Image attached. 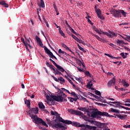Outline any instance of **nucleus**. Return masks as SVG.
<instances>
[{
	"mask_svg": "<svg viewBox=\"0 0 130 130\" xmlns=\"http://www.w3.org/2000/svg\"><path fill=\"white\" fill-rule=\"evenodd\" d=\"M56 95H53L51 94L50 91L45 92V96L47 100L46 102L49 105H51L50 102H52L53 100L55 101H57V102H62V101H67L66 97L67 95L63 93L61 90L59 89L58 92L56 93Z\"/></svg>",
	"mask_w": 130,
	"mask_h": 130,
	"instance_id": "1",
	"label": "nucleus"
},
{
	"mask_svg": "<svg viewBox=\"0 0 130 130\" xmlns=\"http://www.w3.org/2000/svg\"><path fill=\"white\" fill-rule=\"evenodd\" d=\"M38 108H34L31 109H29L28 111H27V113L30 116L31 119H32L33 122H35V123H39L40 124H42V125H44V126H46V127H48V125L46 124V122L42 119L39 118L38 116H36V114H38Z\"/></svg>",
	"mask_w": 130,
	"mask_h": 130,
	"instance_id": "2",
	"label": "nucleus"
},
{
	"mask_svg": "<svg viewBox=\"0 0 130 130\" xmlns=\"http://www.w3.org/2000/svg\"><path fill=\"white\" fill-rule=\"evenodd\" d=\"M68 124H72L74 126H76L77 127H81V130H96L97 127L90 126L87 124H81L79 122H72V123H68Z\"/></svg>",
	"mask_w": 130,
	"mask_h": 130,
	"instance_id": "3",
	"label": "nucleus"
},
{
	"mask_svg": "<svg viewBox=\"0 0 130 130\" xmlns=\"http://www.w3.org/2000/svg\"><path fill=\"white\" fill-rule=\"evenodd\" d=\"M50 113L52 115H55V116H56L57 119L58 120V121H60V122H62L63 123H66V124H68V123H72V121L63 120L62 118L59 116V115H58V113L55 111H51Z\"/></svg>",
	"mask_w": 130,
	"mask_h": 130,
	"instance_id": "4",
	"label": "nucleus"
},
{
	"mask_svg": "<svg viewBox=\"0 0 130 130\" xmlns=\"http://www.w3.org/2000/svg\"><path fill=\"white\" fill-rule=\"evenodd\" d=\"M98 115H101V116H109V114H108V113L105 112H100L98 111L94 113H91V117H93V118L95 117H97Z\"/></svg>",
	"mask_w": 130,
	"mask_h": 130,
	"instance_id": "5",
	"label": "nucleus"
},
{
	"mask_svg": "<svg viewBox=\"0 0 130 130\" xmlns=\"http://www.w3.org/2000/svg\"><path fill=\"white\" fill-rule=\"evenodd\" d=\"M68 112L71 114H75V115H83V113L80 111L75 110L73 109H68Z\"/></svg>",
	"mask_w": 130,
	"mask_h": 130,
	"instance_id": "6",
	"label": "nucleus"
},
{
	"mask_svg": "<svg viewBox=\"0 0 130 130\" xmlns=\"http://www.w3.org/2000/svg\"><path fill=\"white\" fill-rule=\"evenodd\" d=\"M94 125H96L98 127L100 128H105L106 125L105 123H101L100 122H97L94 121Z\"/></svg>",
	"mask_w": 130,
	"mask_h": 130,
	"instance_id": "7",
	"label": "nucleus"
},
{
	"mask_svg": "<svg viewBox=\"0 0 130 130\" xmlns=\"http://www.w3.org/2000/svg\"><path fill=\"white\" fill-rule=\"evenodd\" d=\"M44 50L46 53H47V54H49V55H50L49 57H53V58H55V59H57V58H56V57H55V56L53 55V53H52V52H51V51H50L49 49L47 48V47H45Z\"/></svg>",
	"mask_w": 130,
	"mask_h": 130,
	"instance_id": "8",
	"label": "nucleus"
},
{
	"mask_svg": "<svg viewBox=\"0 0 130 130\" xmlns=\"http://www.w3.org/2000/svg\"><path fill=\"white\" fill-rule=\"evenodd\" d=\"M94 9L98 18H99V19H101V20H104V17H103V16H102V14H101V11H100V9H96V6H95Z\"/></svg>",
	"mask_w": 130,
	"mask_h": 130,
	"instance_id": "9",
	"label": "nucleus"
},
{
	"mask_svg": "<svg viewBox=\"0 0 130 130\" xmlns=\"http://www.w3.org/2000/svg\"><path fill=\"white\" fill-rule=\"evenodd\" d=\"M105 35H106L108 37H110L111 38H113V37H116L117 36V34L113 31H110L109 33L108 32H104Z\"/></svg>",
	"mask_w": 130,
	"mask_h": 130,
	"instance_id": "10",
	"label": "nucleus"
},
{
	"mask_svg": "<svg viewBox=\"0 0 130 130\" xmlns=\"http://www.w3.org/2000/svg\"><path fill=\"white\" fill-rule=\"evenodd\" d=\"M88 32L89 33V34H91V35H92V36H94V37H95V38L99 40V41H101V42H104V39L100 38L99 36L94 34L92 31H89Z\"/></svg>",
	"mask_w": 130,
	"mask_h": 130,
	"instance_id": "11",
	"label": "nucleus"
},
{
	"mask_svg": "<svg viewBox=\"0 0 130 130\" xmlns=\"http://www.w3.org/2000/svg\"><path fill=\"white\" fill-rule=\"evenodd\" d=\"M55 127L56 128H60V130H66L67 129V126L62 125L60 123H57L55 124Z\"/></svg>",
	"mask_w": 130,
	"mask_h": 130,
	"instance_id": "12",
	"label": "nucleus"
},
{
	"mask_svg": "<svg viewBox=\"0 0 130 130\" xmlns=\"http://www.w3.org/2000/svg\"><path fill=\"white\" fill-rule=\"evenodd\" d=\"M112 85H113V86L115 85V79L114 78V77L112 79H111L110 81H109L108 83V87H111Z\"/></svg>",
	"mask_w": 130,
	"mask_h": 130,
	"instance_id": "13",
	"label": "nucleus"
},
{
	"mask_svg": "<svg viewBox=\"0 0 130 130\" xmlns=\"http://www.w3.org/2000/svg\"><path fill=\"white\" fill-rule=\"evenodd\" d=\"M114 17H115V18H117L118 17H121V14L120 12V10L119 11L117 10H115L114 11Z\"/></svg>",
	"mask_w": 130,
	"mask_h": 130,
	"instance_id": "14",
	"label": "nucleus"
},
{
	"mask_svg": "<svg viewBox=\"0 0 130 130\" xmlns=\"http://www.w3.org/2000/svg\"><path fill=\"white\" fill-rule=\"evenodd\" d=\"M36 39L38 44L40 45V46H41L43 48V44L42 43V42L41 41V39H40V38H39L38 36H36Z\"/></svg>",
	"mask_w": 130,
	"mask_h": 130,
	"instance_id": "15",
	"label": "nucleus"
},
{
	"mask_svg": "<svg viewBox=\"0 0 130 130\" xmlns=\"http://www.w3.org/2000/svg\"><path fill=\"white\" fill-rule=\"evenodd\" d=\"M127 117V115H121V114L116 115V117L121 120L125 119V118H126Z\"/></svg>",
	"mask_w": 130,
	"mask_h": 130,
	"instance_id": "16",
	"label": "nucleus"
},
{
	"mask_svg": "<svg viewBox=\"0 0 130 130\" xmlns=\"http://www.w3.org/2000/svg\"><path fill=\"white\" fill-rule=\"evenodd\" d=\"M112 106H113V107H120V105H119V104H121V103H120V102H112Z\"/></svg>",
	"mask_w": 130,
	"mask_h": 130,
	"instance_id": "17",
	"label": "nucleus"
},
{
	"mask_svg": "<svg viewBox=\"0 0 130 130\" xmlns=\"http://www.w3.org/2000/svg\"><path fill=\"white\" fill-rule=\"evenodd\" d=\"M38 5L39 7H41L43 8H45V4H44V1L43 0H40V4L38 2Z\"/></svg>",
	"mask_w": 130,
	"mask_h": 130,
	"instance_id": "18",
	"label": "nucleus"
},
{
	"mask_svg": "<svg viewBox=\"0 0 130 130\" xmlns=\"http://www.w3.org/2000/svg\"><path fill=\"white\" fill-rule=\"evenodd\" d=\"M94 31L98 33L99 35H101V34H104V33H106V32H104L101 29L98 28H94Z\"/></svg>",
	"mask_w": 130,
	"mask_h": 130,
	"instance_id": "19",
	"label": "nucleus"
},
{
	"mask_svg": "<svg viewBox=\"0 0 130 130\" xmlns=\"http://www.w3.org/2000/svg\"><path fill=\"white\" fill-rule=\"evenodd\" d=\"M74 79L76 80V81H78L79 83H80L82 85L84 84V82H83V79L81 77H74Z\"/></svg>",
	"mask_w": 130,
	"mask_h": 130,
	"instance_id": "20",
	"label": "nucleus"
},
{
	"mask_svg": "<svg viewBox=\"0 0 130 130\" xmlns=\"http://www.w3.org/2000/svg\"><path fill=\"white\" fill-rule=\"evenodd\" d=\"M0 5L4 6L5 8H9V4L6 3L5 1H1Z\"/></svg>",
	"mask_w": 130,
	"mask_h": 130,
	"instance_id": "21",
	"label": "nucleus"
},
{
	"mask_svg": "<svg viewBox=\"0 0 130 130\" xmlns=\"http://www.w3.org/2000/svg\"><path fill=\"white\" fill-rule=\"evenodd\" d=\"M46 66H47L49 68H50V69H52L53 70V71H55V69H54V67L53 66L52 64H50L49 62H46Z\"/></svg>",
	"mask_w": 130,
	"mask_h": 130,
	"instance_id": "22",
	"label": "nucleus"
},
{
	"mask_svg": "<svg viewBox=\"0 0 130 130\" xmlns=\"http://www.w3.org/2000/svg\"><path fill=\"white\" fill-rule=\"evenodd\" d=\"M120 36H121V37H122V38H123V39H124V40H126L127 41H129V42H130V36H125L126 37H124L121 35H120Z\"/></svg>",
	"mask_w": 130,
	"mask_h": 130,
	"instance_id": "23",
	"label": "nucleus"
},
{
	"mask_svg": "<svg viewBox=\"0 0 130 130\" xmlns=\"http://www.w3.org/2000/svg\"><path fill=\"white\" fill-rule=\"evenodd\" d=\"M58 53H59L60 54H62L63 55V56H66V55H67V52H66L65 51H62L61 49H59L58 51Z\"/></svg>",
	"mask_w": 130,
	"mask_h": 130,
	"instance_id": "24",
	"label": "nucleus"
},
{
	"mask_svg": "<svg viewBox=\"0 0 130 130\" xmlns=\"http://www.w3.org/2000/svg\"><path fill=\"white\" fill-rule=\"evenodd\" d=\"M117 44L118 45H119L120 46H122V45L124 44V42H123V41L118 40L117 41Z\"/></svg>",
	"mask_w": 130,
	"mask_h": 130,
	"instance_id": "25",
	"label": "nucleus"
},
{
	"mask_svg": "<svg viewBox=\"0 0 130 130\" xmlns=\"http://www.w3.org/2000/svg\"><path fill=\"white\" fill-rule=\"evenodd\" d=\"M58 82H60L61 84H62L64 83V82L66 81L64 80V79H63V78L60 77L58 78Z\"/></svg>",
	"mask_w": 130,
	"mask_h": 130,
	"instance_id": "26",
	"label": "nucleus"
},
{
	"mask_svg": "<svg viewBox=\"0 0 130 130\" xmlns=\"http://www.w3.org/2000/svg\"><path fill=\"white\" fill-rule=\"evenodd\" d=\"M38 105L39 108H40L41 109H44V108H45V106H44V105H43V103H42V102L39 103Z\"/></svg>",
	"mask_w": 130,
	"mask_h": 130,
	"instance_id": "27",
	"label": "nucleus"
},
{
	"mask_svg": "<svg viewBox=\"0 0 130 130\" xmlns=\"http://www.w3.org/2000/svg\"><path fill=\"white\" fill-rule=\"evenodd\" d=\"M92 86H93V83H92V82H88L86 85V87L88 89H91V88H92Z\"/></svg>",
	"mask_w": 130,
	"mask_h": 130,
	"instance_id": "28",
	"label": "nucleus"
},
{
	"mask_svg": "<svg viewBox=\"0 0 130 130\" xmlns=\"http://www.w3.org/2000/svg\"><path fill=\"white\" fill-rule=\"evenodd\" d=\"M56 68L58 70V71H60V72H62V73H63V72H64V69H63V68H62L61 66L58 65Z\"/></svg>",
	"mask_w": 130,
	"mask_h": 130,
	"instance_id": "29",
	"label": "nucleus"
},
{
	"mask_svg": "<svg viewBox=\"0 0 130 130\" xmlns=\"http://www.w3.org/2000/svg\"><path fill=\"white\" fill-rule=\"evenodd\" d=\"M70 94L72 95V96H73L74 97L76 98L77 99H79V98L78 97V95L76 94V92L74 91H72L71 92H70Z\"/></svg>",
	"mask_w": 130,
	"mask_h": 130,
	"instance_id": "30",
	"label": "nucleus"
},
{
	"mask_svg": "<svg viewBox=\"0 0 130 130\" xmlns=\"http://www.w3.org/2000/svg\"><path fill=\"white\" fill-rule=\"evenodd\" d=\"M109 111V112H115L116 113H118V110H117V109H114L113 108L110 109Z\"/></svg>",
	"mask_w": 130,
	"mask_h": 130,
	"instance_id": "31",
	"label": "nucleus"
},
{
	"mask_svg": "<svg viewBox=\"0 0 130 130\" xmlns=\"http://www.w3.org/2000/svg\"><path fill=\"white\" fill-rule=\"evenodd\" d=\"M62 46L63 47V48H66L67 50H69L71 52H72V50H71L68 46H67V45L64 44H62Z\"/></svg>",
	"mask_w": 130,
	"mask_h": 130,
	"instance_id": "32",
	"label": "nucleus"
},
{
	"mask_svg": "<svg viewBox=\"0 0 130 130\" xmlns=\"http://www.w3.org/2000/svg\"><path fill=\"white\" fill-rule=\"evenodd\" d=\"M122 83L123 84V86H124V87H128V86H129V84H128L127 82H125V80H123L122 81Z\"/></svg>",
	"mask_w": 130,
	"mask_h": 130,
	"instance_id": "33",
	"label": "nucleus"
},
{
	"mask_svg": "<svg viewBox=\"0 0 130 130\" xmlns=\"http://www.w3.org/2000/svg\"><path fill=\"white\" fill-rule=\"evenodd\" d=\"M81 116H83V119L85 121H89V120L90 119V118L84 115V114H83V115H80Z\"/></svg>",
	"mask_w": 130,
	"mask_h": 130,
	"instance_id": "34",
	"label": "nucleus"
},
{
	"mask_svg": "<svg viewBox=\"0 0 130 130\" xmlns=\"http://www.w3.org/2000/svg\"><path fill=\"white\" fill-rule=\"evenodd\" d=\"M69 100L70 101V102H74V101H77L78 100V99L77 98H68Z\"/></svg>",
	"mask_w": 130,
	"mask_h": 130,
	"instance_id": "35",
	"label": "nucleus"
},
{
	"mask_svg": "<svg viewBox=\"0 0 130 130\" xmlns=\"http://www.w3.org/2000/svg\"><path fill=\"white\" fill-rule=\"evenodd\" d=\"M25 104H26V105H27V106L28 107V108H30V105L31 104V103H30V101L26 100L25 101Z\"/></svg>",
	"mask_w": 130,
	"mask_h": 130,
	"instance_id": "36",
	"label": "nucleus"
},
{
	"mask_svg": "<svg viewBox=\"0 0 130 130\" xmlns=\"http://www.w3.org/2000/svg\"><path fill=\"white\" fill-rule=\"evenodd\" d=\"M59 32L61 36H62L63 37H64V35H65L64 33H63V31H62V30H61V28H60V27H59Z\"/></svg>",
	"mask_w": 130,
	"mask_h": 130,
	"instance_id": "37",
	"label": "nucleus"
},
{
	"mask_svg": "<svg viewBox=\"0 0 130 130\" xmlns=\"http://www.w3.org/2000/svg\"><path fill=\"white\" fill-rule=\"evenodd\" d=\"M127 54H128L127 53H126V55H124V53H121L120 54V55L121 57H123V58H126V57L127 56Z\"/></svg>",
	"mask_w": 130,
	"mask_h": 130,
	"instance_id": "38",
	"label": "nucleus"
},
{
	"mask_svg": "<svg viewBox=\"0 0 130 130\" xmlns=\"http://www.w3.org/2000/svg\"><path fill=\"white\" fill-rule=\"evenodd\" d=\"M79 110H80L81 111H83L84 112H86L87 111V108H79Z\"/></svg>",
	"mask_w": 130,
	"mask_h": 130,
	"instance_id": "39",
	"label": "nucleus"
},
{
	"mask_svg": "<svg viewBox=\"0 0 130 130\" xmlns=\"http://www.w3.org/2000/svg\"><path fill=\"white\" fill-rule=\"evenodd\" d=\"M120 13L121 14H122V16H123V17H126V13H125L124 12V11L122 10H120Z\"/></svg>",
	"mask_w": 130,
	"mask_h": 130,
	"instance_id": "40",
	"label": "nucleus"
},
{
	"mask_svg": "<svg viewBox=\"0 0 130 130\" xmlns=\"http://www.w3.org/2000/svg\"><path fill=\"white\" fill-rule=\"evenodd\" d=\"M95 99H97L98 100H99V101H101L102 102H105V100H101V98L96 95L95 96Z\"/></svg>",
	"mask_w": 130,
	"mask_h": 130,
	"instance_id": "41",
	"label": "nucleus"
},
{
	"mask_svg": "<svg viewBox=\"0 0 130 130\" xmlns=\"http://www.w3.org/2000/svg\"><path fill=\"white\" fill-rule=\"evenodd\" d=\"M69 28H70V31H72V32H73L74 34H75V35H78V34L75 31V30H74V29L72 28V27L70 26Z\"/></svg>",
	"mask_w": 130,
	"mask_h": 130,
	"instance_id": "42",
	"label": "nucleus"
},
{
	"mask_svg": "<svg viewBox=\"0 0 130 130\" xmlns=\"http://www.w3.org/2000/svg\"><path fill=\"white\" fill-rule=\"evenodd\" d=\"M54 72L55 75H62V74L61 72H58L57 70L55 69V71H54Z\"/></svg>",
	"mask_w": 130,
	"mask_h": 130,
	"instance_id": "43",
	"label": "nucleus"
},
{
	"mask_svg": "<svg viewBox=\"0 0 130 130\" xmlns=\"http://www.w3.org/2000/svg\"><path fill=\"white\" fill-rule=\"evenodd\" d=\"M61 89L62 91H63V92H67V93H68V94H71V92H70V91H69V90L63 88H61Z\"/></svg>",
	"mask_w": 130,
	"mask_h": 130,
	"instance_id": "44",
	"label": "nucleus"
},
{
	"mask_svg": "<svg viewBox=\"0 0 130 130\" xmlns=\"http://www.w3.org/2000/svg\"><path fill=\"white\" fill-rule=\"evenodd\" d=\"M105 55H107V56H108L109 57H110L112 59H114V56H112V55H111L109 54L105 53Z\"/></svg>",
	"mask_w": 130,
	"mask_h": 130,
	"instance_id": "45",
	"label": "nucleus"
},
{
	"mask_svg": "<svg viewBox=\"0 0 130 130\" xmlns=\"http://www.w3.org/2000/svg\"><path fill=\"white\" fill-rule=\"evenodd\" d=\"M77 46L79 48V49H80V50H81V51H84V48H82V47H81V46H80V45H79V44H77Z\"/></svg>",
	"mask_w": 130,
	"mask_h": 130,
	"instance_id": "46",
	"label": "nucleus"
},
{
	"mask_svg": "<svg viewBox=\"0 0 130 130\" xmlns=\"http://www.w3.org/2000/svg\"><path fill=\"white\" fill-rule=\"evenodd\" d=\"M78 64H79V66H80V67H81V66H82L83 68H84V67H85V66H84V63H83V61H81L79 60V61H78Z\"/></svg>",
	"mask_w": 130,
	"mask_h": 130,
	"instance_id": "47",
	"label": "nucleus"
},
{
	"mask_svg": "<svg viewBox=\"0 0 130 130\" xmlns=\"http://www.w3.org/2000/svg\"><path fill=\"white\" fill-rule=\"evenodd\" d=\"M68 81L69 82V83H70V84H71V85H72L73 87H76V85H75V84H74V82L72 81V80L69 79H68Z\"/></svg>",
	"mask_w": 130,
	"mask_h": 130,
	"instance_id": "48",
	"label": "nucleus"
},
{
	"mask_svg": "<svg viewBox=\"0 0 130 130\" xmlns=\"http://www.w3.org/2000/svg\"><path fill=\"white\" fill-rule=\"evenodd\" d=\"M95 93L96 95H98L99 96H101V92L98 90H95Z\"/></svg>",
	"mask_w": 130,
	"mask_h": 130,
	"instance_id": "49",
	"label": "nucleus"
},
{
	"mask_svg": "<svg viewBox=\"0 0 130 130\" xmlns=\"http://www.w3.org/2000/svg\"><path fill=\"white\" fill-rule=\"evenodd\" d=\"M72 38L75 39V40H76V41H78V40H79V38H78V37H76V36L72 35Z\"/></svg>",
	"mask_w": 130,
	"mask_h": 130,
	"instance_id": "50",
	"label": "nucleus"
},
{
	"mask_svg": "<svg viewBox=\"0 0 130 130\" xmlns=\"http://www.w3.org/2000/svg\"><path fill=\"white\" fill-rule=\"evenodd\" d=\"M85 74L86 76H87L88 77H91V74H90V72H89L88 71H86L85 72Z\"/></svg>",
	"mask_w": 130,
	"mask_h": 130,
	"instance_id": "51",
	"label": "nucleus"
},
{
	"mask_svg": "<svg viewBox=\"0 0 130 130\" xmlns=\"http://www.w3.org/2000/svg\"><path fill=\"white\" fill-rule=\"evenodd\" d=\"M113 63H114L115 64H117L118 66H120V64L121 63V61L119 62V61H114L113 62Z\"/></svg>",
	"mask_w": 130,
	"mask_h": 130,
	"instance_id": "52",
	"label": "nucleus"
},
{
	"mask_svg": "<svg viewBox=\"0 0 130 130\" xmlns=\"http://www.w3.org/2000/svg\"><path fill=\"white\" fill-rule=\"evenodd\" d=\"M88 122H90V123H91V124H94L95 121H94L93 120H91V119H89L88 120Z\"/></svg>",
	"mask_w": 130,
	"mask_h": 130,
	"instance_id": "53",
	"label": "nucleus"
},
{
	"mask_svg": "<svg viewBox=\"0 0 130 130\" xmlns=\"http://www.w3.org/2000/svg\"><path fill=\"white\" fill-rule=\"evenodd\" d=\"M120 107H121V108H123L124 109H125L126 110H129V108H128V107H125L122 106H120Z\"/></svg>",
	"mask_w": 130,
	"mask_h": 130,
	"instance_id": "54",
	"label": "nucleus"
},
{
	"mask_svg": "<svg viewBox=\"0 0 130 130\" xmlns=\"http://www.w3.org/2000/svg\"><path fill=\"white\" fill-rule=\"evenodd\" d=\"M52 78H53V79L54 80V81H55L56 82H58V79H57V78H56L55 77H54V76L52 75L51 76Z\"/></svg>",
	"mask_w": 130,
	"mask_h": 130,
	"instance_id": "55",
	"label": "nucleus"
},
{
	"mask_svg": "<svg viewBox=\"0 0 130 130\" xmlns=\"http://www.w3.org/2000/svg\"><path fill=\"white\" fill-rule=\"evenodd\" d=\"M21 42H23V43L24 44V45L25 44H27V43H26V42H25V40H24V38H21Z\"/></svg>",
	"mask_w": 130,
	"mask_h": 130,
	"instance_id": "56",
	"label": "nucleus"
},
{
	"mask_svg": "<svg viewBox=\"0 0 130 130\" xmlns=\"http://www.w3.org/2000/svg\"><path fill=\"white\" fill-rule=\"evenodd\" d=\"M45 23L46 25V26L48 27V28H49V24H48V22L46 21V20H45Z\"/></svg>",
	"mask_w": 130,
	"mask_h": 130,
	"instance_id": "57",
	"label": "nucleus"
},
{
	"mask_svg": "<svg viewBox=\"0 0 130 130\" xmlns=\"http://www.w3.org/2000/svg\"><path fill=\"white\" fill-rule=\"evenodd\" d=\"M26 49H27V50H28V51H30V50H29V49L28 48V43H27V44H25V45Z\"/></svg>",
	"mask_w": 130,
	"mask_h": 130,
	"instance_id": "58",
	"label": "nucleus"
},
{
	"mask_svg": "<svg viewBox=\"0 0 130 130\" xmlns=\"http://www.w3.org/2000/svg\"><path fill=\"white\" fill-rule=\"evenodd\" d=\"M26 42L27 43V46H29L30 47V48H32V46H31V45H30V44H28L30 43V41H29V40H26Z\"/></svg>",
	"mask_w": 130,
	"mask_h": 130,
	"instance_id": "59",
	"label": "nucleus"
},
{
	"mask_svg": "<svg viewBox=\"0 0 130 130\" xmlns=\"http://www.w3.org/2000/svg\"><path fill=\"white\" fill-rule=\"evenodd\" d=\"M86 112H87V115L90 117L91 116V115L92 114V113H90V112L87 111H86Z\"/></svg>",
	"mask_w": 130,
	"mask_h": 130,
	"instance_id": "60",
	"label": "nucleus"
},
{
	"mask_svg": "<svg viewBox=\"0 0 130 130\" xmlns=\"http://www.w3.org/2000/svg\"><path fill=\"white\" fill-rule=\"evenodd\" d=\"M52 63H53V64H54L55 66L56 67H57L58 65H57V64H56V63L55 62V61H54V60H53L52 61Z\"/></svg>",
	"mask_w": 130,
	"mask_h": 130,
	"instance_id": "61",
	"label": "nucleus"
},
{
	"mask_svg": "<svg viewBox=\"0 0 130 130\" xmlns=\"http://www.w3.org/2000/svg\"><path fill=\"white\" fill-rule=\"evenodd\" d=\"M77 42H79V43H82L83 42V41L78 39V40H77Z\"/></svg>",
	"mask_w": 130,
	"mask_h": 130,
	"instance_id": "62",
	"label": "nucleus"
},
{
	"mask_svg": "<svg viewBox=\"0 0 130 130\" xmlns=\"http://www.w3.org/2000/svg\"><path fill=\"white\" fill-rule=\"evenodd\" d=\"M125 106H127L128 107H130V104H124Z\"/></svg>",
	"mask_w": 130,
	"mask_h": 130,
	"instance_id": "63",
	"label": "nucleus"
},
{
	"mask_svg": "<svg viewBox=\"0 0 130 130\" xmlns=\"http://www.w3.org/2000/svg\"><path fill=\"white\" fill-rule=\"evenodd\" d=\"M125 102H126V103H130V99L126 100Z\"/></svg>",
	"mask_w": 130,
	"mask_h": 130,
	"instance_id": "64",
	"label": "nucleus"
}]
</instances>
